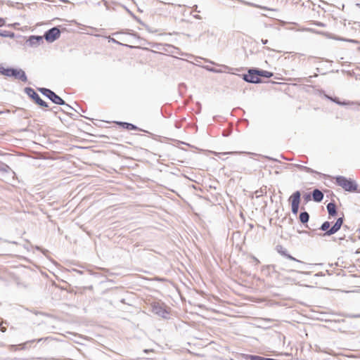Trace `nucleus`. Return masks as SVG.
Returning a JSON list of instances; mask_svg holds the SVG:
<instances>
[{"instance_id":"c756f323","label":"nucleus","mask_w":360,"mask_h":360,"mask_svg":"<svg viewBox=\"0 0 360 360\" xmlns=\"http://www.w3.org/2000/svg\"><path fill=\"white\" fill-rule=\"evenodd\" d=\"M195 19H198V20H201L202 19V17L199 15H195L193 16Z\"/></svg>"},{"instance_id":"bb28decb","label":"nucleus","mask_w":360,"mask_h":360,"mask_svg":"<svg viewBox=\"0 0 360 360\" xmlns=\"http://www.w3.org/2000/svg\"><path fill=\"white\" fill-rule=\"evenodd\" d=\"M193 11L194 12H197V13H200V11L198 10V6L197 5H194L193 7Z\"/></svg>"},{"instance_id":"e433bc0d","label":"nucleus","mask_w":360,"mask_h":360,"mask_svg":"<svg viewBox=\"0 0 360 360\" xmlns=\"http://www.w3.org/2000/svg\"><path fill=\"white\" fill-rule=\"evenodd\" d=\"M360 315H356V316H353V317H359Z\"/></svg>"},{"instance_id":"5701e85b","label":"nucleus","mask_w":360,"mask_h":360,"mask_svg":"<svg viewBox=\"0 0 360 360\" xmlns=\"http://www.w3.org/2000/svg\"><path fill=\"white\" fill-rule=\"evenodd\" d=\"M209 71L212 72H214V73H221L223 71L221 70H219V69H215L214 68H207Z\"/></svg>"},{"instance_id":"412c9836","label":"nucleus","mask_w":360,"mask_h":360,"mask_svg":"<svg viewBox=\"0 0 360 360\" xmlns=\"http://www.w3.org/2000/svg\"><path fill=\"white\" fill-rule=\"evenodd\" d=\"M264 193H266V188H260L255 192L256 198H259L262 196Z\"/></svg>"},{"instance_id":"a211bd4d","label":"nucleus","mask_w":360,"mask_h":360,"mask_svg":"<svg viewBox=\"0 0 360 360\" xmlns=\"http://www.w3.org/2000/svg\"><path fill=\"white\" fill-rule=\"evenodd\" d=\"M330 222H329V221H324V222L321 224V227H320V229H321V231H323L327 232V231H328V230L330 229H329V228H330Z\"/></svg>"},{"instance_id":"1a4fd4ad","label":"nucleus","mask_w":360,"mask_h":360,"mask_svg":"<svg viewBox=\"0 0 360 360\" xmlns=\"http://www.w3.org/2000/svg\"><path fill=\"white\" fill-rule=\"evenodd\" d=\"M153 312L162 318H167L168 315L167 311L162 307V304L160 303H154L152 305Z\"/></svg>"},{"instance_id":"6e6552de","label":"nucleus","mask_w":360,"mask_h":360,"mask_svg":"<svg viewBox=\"0 0 360 360\" xmlns=\"http://www.w3.org/2000/svg\"><path fill=\"white\" fill-rule=\"evenodd\" d=\"M343 221H344V218L343 217H339L336 222L335 223V224L330 228V229L328 231H327V232H326L323 236H331L334 233H335L336 232H338L341 226H342L343 224Z\"/></svg>"},{"instance_id":"cd10ccee","label":"nucleus","mask_w":360,"mask_h":360,"mask_svg":"<svg viewBox=\"0 0 360 360\" xmlns=\"http://www.w3.org/2000/svg\"><path fill=\"white\" fill-rule=\"evenodd\" d=\"M5 20L4 18H0V27L4 25Z\"/></svg>"},{"instance_id":"f8f14e48","label":"nucleus","mask_w":360,"mask_h":360,"mask_svg":"<svg viewBox=\"0 0 360 360\" xmlns=\"http://www.w3.org/2000/svg\"><path fill=\"white\" fill-rule=\"evenodd\" d=\"M340 25L338 27V29L342 33H347L353 29L352 26H350L352 23L350 22H347L346 20H340Z\"/></svg>"},{"instance_id":"9d476101","label":"nucleus","mask_w":360,"mask_h":360,"mask_svg":"<svg viewBox=\"0 0 360 360\" xmlns=\"http://www.w3.org/2000/svg\"><path fill=\"white\" fill-rule=\"evenodd\" d=\"M276 250L280 255L286 257L288 259H290L292 261H295V262H299L301 264H304L303 262L295 258L294 257H292V255L288 254L287 250L285 248H283L282 245H277Z\"/></svg>"},{"instance_id":"20e7f679","label":"nucleus","mask_w":360,"mask_h":360,"mask_svg":"<svg viewBox=\"0 0 360 360\" xmlns=\"http://www.w3.org/2000/svg\"><path fill=\"white\" fill-rule=\"evenodd\" d=\"M60 36V30L59 28L58 27H53L45 32L43 38H44L46 41L52 43L57 40Z\"/></svg>"},{"instance_id":"393cba45","label":"nucleus","mask_w":360,"mask_h":360,"mask_svg":"<svg viewBox=\"0 0 360 360\" xmlns=\"http://www.w3.org/2000/svg\"><path fill=\"white\" fill-rule=\"evenodd\" d=\"M8 32L9 31L6 30H0V36L3 37H7Z\"/></svg>"},{"instance_id":"2f4dec72","label":"nucleus","mask_w":360,"mask_h":360,"mask_svg":"<svg viewBox=\"0 0 360 360\" xmlns=\"http://www.w3.org/2000/svg\"><path fill=\"white\" fill-rule=\"evenodd\" d=\"M262 43L263 44H266L268 43V40H267V39H262Z\"/></svg>"},{"instance_id":"c85d7f7f","label":"nucleus","mask_w":360,"mask_h":360,"mask_svg":"<svg viewBox=\"0 0 360 360\" xmlns=\"http://www.w3.org/2000/svg\"><path fill=\"white\" fill-rule=\"evenodd\" d=\"M233 153H237L236 152H229V153H222L223 155H226V154H233ZM220 153H215V155H219Z\"/></svg>"},{"instance_id":"4468645a","label":"nucleus","mask_w":360,"mask_h":360,"mask_svg":"<svg viewBox=\"0 0 360 360\" xmlns=\"http://www.w3.org/2000/svg\"><path fill=\"white\" fill-rule=\"evenodd\" d=\"M326 208L330 216H335L337 214L336 205L330 202L326 205Z\"/></svg>"},{"instance_id":"2eb2a0df","label":"nucleus","mask_w":360,"mask_h":360,"mask_svg":"<svg viewBox=\"0 0 360 360\" xmlns=\"http://www.w3.org/2000/svg\"><path fill=\"white\" fill-rule=\"evenodd\" d=\"M256 72H257L259 77H264L266 78H270L273 76V73L266 70H259L256 68Z\"/></svg>"},{"instance_id":"aec40b11","label":"nucleus","mask_w":360,"mask_h":360,"mask_svg":"<svg viewBox=\"0 0 360 360\" xmlns=\"http://www.w3.org/2000/svg\"><path fill=\"white\" fill-rule=\"evenodd\" d=\"M63 105L65 106L63 111L65 112L67 114L72 115V113L70 112V110H75L74 108L70 105L67 104L65 102Z\"/></svg>"},{"instance_id":"7ed1b4c3","label":"nucleus","mask_w":360,"mask_h":360,"mask_svg":"<svg viewBox=\"0 0 360 360\" xmlns=\"http://www.w3.org/2000/svg\"><path fill=\"white\" fill-rule=\"evenodd\" d=\"M38 90L48 98H49L53 103L57 105H64L65 101L58 96L54 91L46 88H39Z\"/></svg>"},{"instance_id":"b1692460","label":"nucleus","mask_w":360,"mask_h":360,"mask_svg":"<svg viewBox=\"0 0 360 360\" xmlns=\"http://www.w3.org/2000/svg\"><path fill=\"white\" fill-rule=\"evenodd\" d=\"M311 196H312V194L311 195L310 193H306L304 195L303 198L306 202H308V201L311 200Z\"/></svg>"},{"instance_id":"72a5a7b5","label":"nucleus","mask_w":360,"mask_h":360,"mask_svg":"<svg viewBox=\"0 0 360 360\" xmlns=\"http://www.w3.org/2000/svg\"><path fill=\"white\" fill-rule=\"evenodd\" d=\"M336 39L338 40H340V41H345V39H344L343 38H336Z\"/></svg>"},{"instance_id":"39448f33","label":"nucleus","mask_w":360,"mask_h":360,"mask_svg":"<svg viewBox=\"0 0 360 360\" xmlns=\"http://www.w3.org/2000/svg\"><path fill=\"white\" fill-rule=\"evenodd\" d=\"M25 92L32 98L34 101V102L40 105L41 107L47 108L48 104L46 102L43 101L39 94L31 87H26L25 89Z\"/></svg>"},{"instance_id":"4be33fe9","label":"nucleus","mask_w":360,"mask_h":360,"mask_svg":"<svg viewBox=\"0 0 360 360\" xmlns=\"http://www.w3.org/2000/svg\"><path fill=\"white\" fill-rule=\"evenodd\" d=\"M297 168H299L301 170H305L307 172H311V169L307 167H305V166H302V165H295Z\"/></svg>"},{"instance_id":"4c0bfd02","label":"nucleus","mask_w":360,"mask_h":360,"mask_svg":"<svg viewBox=\"0 0 360 360\" xmlns=\"http://www.w3.org/2000/svg\"><path fill=\"white\" fill-rule=\"evenodd\" d=\"M3 113H4V111H0V115L3 114Z\"/></svg>"},{"instance_id":"f704fd0d","label":"nucleus","mask_w":360,"mask_h":360,"mask_svg":"<svg viewBox=\"0 0 360 360\" xmlns=\"http://www.w3.org/2000/svg\"><path fill=\"white\" fill-rule=\"evenodd\" d=\"M61 1H62L63 2H65V3L68 2V1H67V0H61Z\"/></svg>"},{"instance_id":"423d86ee","label":"nucleus","mask_w":360,"mask_h":360,"mask_svg":"<svg viewBox=\"0 0 360 360\" xmlns=\"http://www.w3.org/2000/svg\"><path fill=\"white\" fill-rule=\"evenodd\" d=\"M243 79L245 82L252 84H259L262 82L257 72H256V68L249 69L248 74H244L243 75Z\"/></svg>"},{"instance_id":"f3484780","label":"nucleus","mask_w":360,"mask_h":360,"mask_svg":"<svg viewBox=\"0 0 360 360\" xmlns=\"http://www.w3.org/2000/svg\"><path fill=\"white\" fill-rule=\"evenodd\" d=\"M118 124L120 125H122L124 129L128 130H136L138 129V127L136 125L131 123L120 122H118Z\"/></svg>"},{"instance_id":"0eeeda50","label":"nucleus","mask_w":360,"mask_h":360,"mask_svg":"<svg viewBox=\"0 0 360 360\" xmlns=\"http://www.w3.org/2000/svg\"><path fill=\"white\" fill-rule=\"evenodd\" d=\"M300 192L297 191L293 193L290 198V200H291L292 212L294 214H297L298 212L299 205L300 203Z\"/></svg>"},{"instance_id":"473e14b6","label":"nucleus","mask_w":360,"mask_h":360,"mask_svg":"<svg viewBox=\"0 0 360 360\" xmlns=\"http://www.w3.org/2000/svg\"><path fill=\"white\" fill-rule=\"evenodd\" d=\"M252 258L255 261L256 264L259 263V261L256 257H253Z\"/></svg>"},{"instance_id":"a878e982","label":"nucleus","mask_w":360,"mask_h":360,"mask_svg":"<svg viewBox=\"0 0 360 360\" xmlns=\"http://www.w3.org/2000/svg\"><path fill=\"white\" fill-rule=\"evenodd\" d=\"M9 37V38H14L15 37V34L13 32H8V37Z\"/></svg>"},{"instance_id":"ddd939ff","label":"nucleus","mask_w":360,"mask_h":360,"mask_svg":"<svg viewBox=\"0 0 360 360\" xmlns=\"http://www.w3.org/2000/svg\"><path fill=\"white\" fill-rule=\"evenodd\" d=\"M312 198L315 202H319L323 198V193L318 188L312 191Z\"/></svg>"},{"instance_id":"c9c22d12","label":"nucleus","mask_w":360,"mask_h":360,"mask_svg":"<svg viewBox=\"0 0 360 360\" xmlns=\"http://www.w3.org/2000/svg\"><path fill=\"white\" fill-rule=\"evenodd\" d=\"M357 7L360 8V4H356V5Z\"/></svg>"},{"instance_id":"6ab92c4d","label":"nucleus","mask_w":360,"mask_h":360,"mask_svg":"<svg viewBox=\"0 0 360 360\" xmlns=\"http://www.w3.org/2000/svg\"><path fill=\"white\" fill-rule=\"evenodd\" d=\"M10 169L11 168L8 165H7L6 163L0 162V171L4 172H8Z\"/></svg>"},{"instance_id":"f03ea898","label":"nucleus","mask_w":360,"mask_h":360,"mask_svg":"<svg viewBox=\"0 0 360 360\" xmlns=\"http://www.w3.org/2000/svg\"><path fill=\"white\" fill-rule=\"evenodd\" d=\"M336 184L341 186L345 191L348 192H354L357 190L356 183L351 179H347L342 176L335 177Z\"/></svg>"},{"instance_id":"f257e3e1","label":"nucleus","mask_w":360,"mask_h":360,"mask_svg":"<svg viewBox=\"0 0 360 360\" xmlns=\"http://www.w3.org/2000/svg\"><path fill=\"white\" fill-rule=\"evenodd\" d=\"M0 74L7 77H13L24 82L27 80L25 72L21 69H15L13 68H5L2 65H0Z\"/></svg>"},{"instance_id":"9b49d317","label":"nucleus","mask_w":360,"mask_h":360,"mask_svg":"<svg viewBox=\"0 0 360 360\" xmlns=\"http://www.w3.org/2000/svg\"><path fill=\"white\" fill-rule=\"evenodd\" d=\"M43 37L41 36H37V35H32L29 37V39L27 40L26 43L30 46H38L41 44V43H43Z\"/></svg>"},{"instance_id":"7c9ffc66","label":"nucleus","mask_w":360,"mask_h":360,"mask_svg":"<svg viewBox=\"0 0 360 360\" xmlns=\"http://www.w3.org/2000/svg\"><path fill=\"white\" fill-rule=\"evenodd\" d=\"M316 25H317L318 26H320V27H323V26H324V24H323V23H322V22H316Z\"/></svg>"},{"instance_id":"dca6fc26","label":"nucleus","mask_w":360,"mask_h":360,"mask_svg":"<svg viewBox=\"0 0 360 360\" xmlns=\"http://www.w3.org/2000/svg\"><path fill=\"white\" fill-rule=\"evenodd\" d=\"M299 219H300V221L302 223V224H305L307 222H308L309 219V214L307 212L304 211V212H302L300 214V216H299Z\"/></svg>"}]
</instances>
